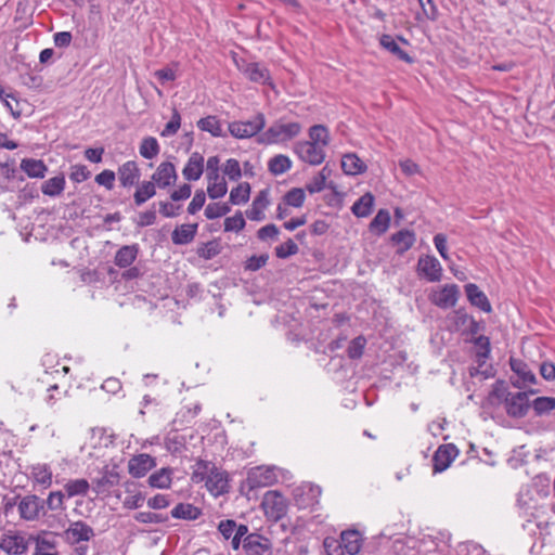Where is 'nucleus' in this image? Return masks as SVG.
I'll list each match as a JSON object with an SVG mask.
<instances>
[{
  "label": "nucleus",
  "mask_w": 555,
  "mask_h": 555,
  "mask_svg": "<svg viewBox=\"0 0 555 555\" xmlns=\"http://www.w3.org/2000/svg\"><path fill=\"white\" fill-rule=\"evenodd\" d=\"M302 126L297 121L285 122L280 119L257 137V142L263 145L286 143L298 137Z\"/></svg>",
  "instance_id": "nucleus-1"
},
{
  "label": "nucleus",
  "mask_w": 555,
  "mask_h": 555,
  "mask_svg": "<svg viewBox=\"0 0 555 555\" xmlns=\"http://www.w3.org/2000/svg\"><path fill=\"white\" fill-rule=\"evenodd\" d=\"M208 465L203 462L197 463V468L193 474V480L201 481L206 479V487L210 493L215 496L221 495L229 490V479L228 475L224 472H221L215 467H212L208 475L205 477L207 473Z\"/></svg>",
  "instance_id": "nucleus-2"
},
{
  "label": "nucleus",
  "mask_w": 555,
  "mask_h": 555,
  "mask_svg": "<svg viewBox=\"0 0 555 555\" xmlns=\"http://www.w3.org/2000/svg\"><path fill=\"white\" fill-rule=\"evenodd\" d=\"M266 127V117L257 113L250 120H235L229 122L228 129L235 139H249L259 135Z\"/></svg>",
  "instance_id": "nucleus-3"
},
{
  "label": "nucleus",
  "mask_w": 555,
  "mask_h": 555,
  "mask_svg": "<svg viewBox=\"0 0 555 555\" xmlns=\"http://www.w3.org/2000/svg\"><path fill=\"white\" fill-rule=\"evenodd\" d=\"M293 152L301 162L311 166L321 165L326 156L324 147L306 140L296 142L293 146Z\"/></svg>",
  "instance_id": "nucleus-4"
},
{
  "label": "nucleus",
  "mask_w": 555,
  "mask_h": 555,
  "mask_svg": "<svg viewBox=\"0 0 555 555\" xmlns=\"http://www.w3.org/2000/svg\"><path fill=\"white\" fill-rule=\"evenodd\" d=\"M460 297V288L456 284H446L429 294V300L433 305L441 308H453Z\"/></svg>",
  "instance_id": "nucleus-5"
},
{
  "label": "nucleus",
  "mask_w": 555,
  "mask_h": 555,
  "mask_svg": "<svg viewBox=\"0 0 555 555\" xmlns=\"http://www.w3.org/2000/svg\"><path fill=\"white\" fill-rule=\"evenodd\" d=\"M20 517L26 521H35L44 514V500L36 494L25 495L17 504Z\"/></svg>",
  "instance_id": "nucleus-6"
},
{
  "label": "nucleus",
  "mask_w": 555,
  "mask_h": 555,
  "mask_svg": "<svg viewBox=\"0 0 555 555\" xmlns=\"http://www.w3.org/2000/svg\"><path fill=\"white\" fill-rule=\"evenodd\" d=\"M278 481V475L273 467L258 466L248 472L246 483L250 490L266 488Z\"/></svg>",
  "instance_id": "nucleus-7"
},
{
  "label": "nucleus",
  "mask_w": 555,
  "mask_h": 555,
  "mask_svg": "<svg viewBox=\"0 0 555 555\" xmlns=\"http://www.w3.org/2000/svg\"><path fill=\"white\" fill-rule=\"evenodd\" d=\"M262 506L268 518L280 520L287 509L284 496L276 491H267L263 495Z\"/></svg>",
  "instance_id": "nucleus-8"
},
{
  "label": "nucleus",
  "mask_w": 555,
  "mask_h": 555,
  "mask_svg": "<svg viewBox=\"0 0 555 555\" xmlns=\"http://www.w3.org/2000/svg\"><path fill=\"white\" fill-rule=\"evenodd\" d=\"M243 548L247 555H272L270 539L257 533H250L244 538Z\"/></svg>",
  "instance_id": "nucleus-9"
},
{
  "label": "nucleus",
  "mask_w": 555,
  "mask_h": 555,
  "mask_svg": "<svg viewBox=\"0 0 555 555\" xmlns=\"http://www.w3.org/2000/svg\"><path fill=\"white\" fill-rule=\"evenodd\" d=\"M0 548L8 555H22L28 550V541L20 532L4 533L0 539Z\"/></svg>",
  "instance_id": "nucleus-10"
},
{
  "label": "nucleus",
  "mask_w": 555,
  "mask_h": 555,
  "mask_svg": "<svg viewBox=\"0 0 555 555\" xmlns=\"http://www.w3.org/2000/svg\"><path fill=\"white\" fill-rule=\"evenodd\" d=\"M511 370L517 375V379L513 380L512 384L516 388H524L527 385L537 383L534 373L530 370L529 365L516 358L509 359Z\"/></svg>",
  "instance_id": "nucleus-11"
},
{
  "label": "nucleus",
  "mask_w": 555,
  "mask_h": 555,
  "mask_svg": "<svg viewBox=\"0 0 555 555\" xmlns=\"http://www.w3.org/2000/svg\"><path fill=\"white\" fill-rule=\"evenodd\" d=\"M66 539L72 544L88 542L94 537V530L82 520L74 521L64 532Z\"/></svg>",
  "instance_id": "nucleus-12"
},
{
  "label": "nucleus",
  "mask_w": 555,
  "mask_h": 555,
  "mask_svg": "<svg viewBox=\"0 0 555 555\" xmlns=\"http://www.w3.org/2000/svg\"><path fill=\"white\" fill-rule=\"evenodd\" d=\"M178 175L176 167L170 162H163L158 165L155 172L152 175V181L159 189H166L176 183Z\"/></svg>",
  "instance_id": "nucleus-13"
},
{
  "label": "nucleus",
  "mask_w": 555,
  "mask_h": 555,
  "mask_svg": "<svg viewBox=\"0 0 555 555\" xmlns=\"http://www.w3.org/2000/svg\"><path fill=\"white\" fill-rule=\"evenodd\" d=\"M420 274L429 282H439L442 278V267L434 256L421 257L417 262Z\"/></svg>",
  "instance_id": "nucleus-14"
},
{
  "label": "nucleus",
  "mask_w": 555,
  "mask_h": 555,
  "mask_svg": "<svg viewBox=\"0 0 555 555\" xmlns=\"http://www.w3.org/2000/svg\"><path fill=\"white\" fill-rule=\"evenodd\" d=\"M155 466V459L146 453L133 456L128 463L129 474L134 478L145 476Z\"/></svg>",
  "instance_id": "nucleus-15"
},
{
  "label": "nucleus",
  "mask_w": 555,
  "mask_h": 555,
  "mask_svg": "<svg viewBox=\"0 0 555 555\" xmlns=\"http://www.w3.org/2000/svg\"><path fill=\"white\" fill-rule=\"evenodd\" d=\"M117 175L120 185L126 189L138 184L141 177L140 168L133 160H128L120 165Z\"/></svg>",
  "instance_id": "nucleus-16"
},
{
  "label": "nucleus",
  "mask_w": 555,
  "mask_h": 555,
  "mask_svg": "<svg viewBox=\"0 0 555 555\" xmlns=\"http://www.w3.org/2000/svg\"><path fill=\"white\" fill-rule=\"evenodd\" d=\"M530 408L527 392H517L506 398V412L513 417H522Z\"/></svg>",
  "instance_id": "nucleus-17"
},
{
  "label": "nucleus",
  "mask_w": 555,
  "mask_h": 555,
  "mask_svg": "<svg viewBox=\"0 0 555 555\" xmlns=\"http://www.w3.org/2000/svg\"><path fill=\"white\" fill-rule=\"evenodd\" d=\"M457 454V450L454 444H443L438 448L435 452L433 462H434V472L441 473L446 470L451 462Z\"/></svg>",
  "instance_id": "nucleus-18"
},
{
  "label": "nucleus",
  "mask_w": 555,
  "mask_h": 555,
  "mask_svg": "<svg viewBox=\"0 0 555 555\" xmlns=\"http://www.w3.org/2000/svg\"><path fill=\"white\" fill-rule=\"evenodd\" d=\"M269 190H261L254 198L250 207L245 211L246 217L253 221H262L266 219L264 210L269 206Z\"/></svg>",
  "instance_id": "nucleus-19"
},
{
  "label": "nucleus",
  "mask_w": 555,
  "mask_h": 555,
  "mask_svg": "<svg viewBox=\"0 0 555 555\" xmlns=\"http://www.w3.org/2000/svg\"><path fill=\"white\" fill-rule=\"evenodd\" d=\"M465 293H466L467 299L470 302V305L479 308L483 312H487V313L491 312L492 307H491V304H490L488 297L486 296V294L482 291H480V288L476 284H474V283L466 284Z\"/></svg>",
  "instance_id": "nucleus-20"
},
{
  "label": "nucleus",
  "mask_w": 555,
  "mask_h": 555,
  "mask_svg": "<svg viewBox=\"0 0 555 555\" xmlns=\"http://www.w3.org/2000/svg\"><path fill=\"white\" fill-rule=\"evenodd\" d=\"M340 546L349 554L356 555L361 551L363 538L358 530L348 529L340 533Z\"/></svg>",
  "instance_id": "nucleus-21"
},
{
  "label": "nucleus",
  "mask_w": 555,
  "mask_h": 555,
  "mask_svg": "<svg viewBox=\"0 0 555 555\" xmlns=\"http://www.w3.org/2000/svg\"><path fill=\"white\" fill-rule=\"evenodd\" d=\"M243 74L253 82L267 83L270 80V72L260 63H246L244 66H240Z\"/></svg>",
  "instance_id": "nucleus-22"
},
{
  "label": "nucleus",
  "mask_w": 555,
  "mask_h": 555,
  "mask_svg": "<svg viewBox=\"0 0 555 555\" xmlns=\"http://www.w3.org/2000/svg\"><path fill=\"white\" fill-rule=\"evenodd\" d=\"M203 170L204 157L198 153H193L184 166L182 175L188 181H196L202 177Z\"/></svg>",
  "instance_id": "nucleus-23"
},
{
  "label": "nucleus",
  "mask_w": 555,
  "mask_h": 555,
  "mask_svg": "<svg viewBox=\"0 0 555 555\" xmlns=\"http://www.w3.org/2000/svg\"><path fill=\"white\" fill-rule=\"evenodd\" d=\"M138 244L125 245L116 251L114 263L121 269L128 268L134 262V260L138 257Z\"/></svg>",
  "instance_id": "nucleus-24"
},
{
  "label": "nucleus",
  "mask_w": 555,
  "mask_h": 555,
  "mask_svg": "<svg viewBox=\"0 0 555 555\" xmlns=\"http://www.w3.org/2000/svg\"><path fill=\"white\" fill-rule=\"evenodd\" d=\"M197 223H186L176 228L171 233V241L176 245L191 243L197 233Z\"/></svg>",
  "instance_id": "nucleus-25"
},
{
  "label": "nucleus",
  "mask_w": 555,
  "mask_h": 555,
  "mask_svg": "<svg viewBox=\"0 0 555 555\" xmlns=\"http://www.w3.org/2000/svg\"><path fill=\"white\" fill-rule=\"evenodd\" d=\"M206 178L208 181L207 194L210 198H221L227 194L228 186L223 176L215 172L214 175H206Z\"/></svg>",
  "instance_id": "nucleus-26"
},
{
  "label": "nucleus",
  "mask_w": 555,
  "mask_h": 555,
  "mask_svg": "<svg viewBox=\"0 0 555 555\" xmlns=\"http://www.w3.org/2000/svg\"><path fill=\"white\" fill-rule=\"evenodd\" d=\"M379 43L385 50L390 52L400 61H403L408 64L413 63V59L403 49L400 48L399 43L391 35H383L379 38Z\"/></svg>",
  "instance_id": "nucleus-27"
},
{
  "label": "nucleus",
  "mask_w": 555,
  "mask_h": 555,
  "mask_svg": "<svg viewBox=\"0 0 555 555\" xmlns=\"http://www.w3.org/2000/svg\"><path fill=\"white\" fill-rule=\"evenodd\" d=\"M415 233L403 229L391 235V242L397 246V254L402 255L415 243Z\"/></svg>",
  "instance_id": "nucleus-28"
},
{
  "label": "nucleus",
  "mask_w": 555,
  "mask_h": 555,
  "mask_svg": "<svg viewBox=\"0 0 555 555\" xmlns=\"http://www.w3.org/2000/svg\"><path fill=\"white\" fill-rule=\"evenodd\" d=\"M341 168L346 175L356 176L366 170L365 163L353 153L345 154L341 158Z\"/></svg>",
  "instance_id": "nucleus-29"
},
{
  "label": "nucleus",
  "mask_w": 555,
  "mask_h": 555,
  "mask_svg": "<svg viewBox=\"0 0 555 555\" xmlns=\"http://www.w3.org/2000/svg\"><path fill=\"white\" fill-rule=\"evenodd\" d=\"M21 169L29 178H43L48 171V167L41 159L24 158L21 162Z\"/></svg>",
  "instance_id": "nucleus-30"
},
{
  "label": "nucleus",
  "mask_w": 555,
  "mask_h": 555,
  "mask_svg": "<svg viewBox=\"0 0 555 555\" xmlns=\"http://www.w3.org/2000/svg\"><path fill=\"white\" fill-rule=\"evenodd\" d=\"M65 184L66 181L64 175H59L46 180L41 184V192L47 196L57 197L63 193Z\"/></svg>",
  "instance_id": "nucleus-31"
},
{
  "label": "nucleus",
  "mask_w": 555,
  "mask_h": 555,
  "mask_svg": "<svg viewBox=\"0 0 555 555\" xmlns=\"http://www.w3.org/2000/svg\"><path fill=\"white\" fill-rule=\"evenodd\" d=\"M197 127L202 131L209 132L215 138H224L225 133L222 130L221 122L217 116L209 115L201 118L197 121Z\"/></svg>",
  "instance_id": "nucleus-32"
},
{
  "label": "nucleus",
  "mask_w": 555,
  "mask_h": 555,
  "mask_svg": "<svg viewBox=\"0 0 555 555\" xmlns=\"http://www.w3.org/2000/svg\"><path fill=\"white\" fill-rule=\"evenodd\" d=\"M374 201L375 198L372 193H365L353 203L351 207L352 214L359 218L367 217L372 212Z\"/></svg>",
  "instance_id": "nucleus-33"
},
{
  "label": "nucleus",
  "mask_w": 555,
  "mask_h": 555,
  "mask_svg": "<svg viewBox=\"0 0 555 555\" xmlns=\"http://www.w3.org/2000/svg\"><path fill=\"white\" fill-rule=\"evenodd\" d=\"M201 514V509L190 503H179L171 509V516L176 519L195 520Z\"/></svg>",
  "instance_id": "nucleus-34"
},
{
  "label": "nucleus",
  "mask_w": 555,
  "mask_h": 555,
  "mask_svg": "<svg viewBox=\"0 0 555 555\" xmlns=\"http://www.w3.org/2000/svg\"><path fill=\"white\" fill-rule=\"evenodd\" d=\"M156 195V185L151 181L140 183L133 194V201L137 206L143 205L145 202Z\"/></svg>",
  "instance_id": "nucleus-35"
},
{
  "label": "nucleus",
  "mask_w": 555,
  "mask_h": 555,
  "mask_svg": "<svg viewBox=\"0 0 555 555\" xmlns=\"http://www.w3.org/2000/svg\"><path fill=\"white\" fill-rule=\"evenodd\" d=\"M292 168V160L288 156L279 154L272 157L268 163L269 171L274 176L285 173Z\"/></svg>",
  "instance_id": "nucleus-36"
},
{
  "label": "nucleus",
  "mask_w": 555,
  "mask_h": 555,
  "mask_svg": "<svg viewBox=\"0 0 555 555\" xmlns=\"http://www.w3.org/2000/svg\"><path fill=\"white\" fill-rule=\"evenodd\" d=\"M307 141L326 149L330 144V133L327 128L323 125L312 126L309 129V140Z\"/></svg>",
  "instance_id": "nucleus-37"
},
{
  "label": "nucleus",
  "mask_w": 555,
  "mask_h": 555,
  "mask_svg": "<svg viewBox=\"0 0 555 555\" xmlns=\"http://www.w3.org/2000/svg\"><path fill=\"white\" fill-rule=\"evenodd\" d=\"M90 485L87 479H72L64 485V490L67 498H74L77 495H86L89 491Z\"/></svg>",
  "instance_id": "nucleus-38"
},
{
  "label": "nucleus",
  "mask_w": 555,
  "mask_h": 555,
  "mask_svg": "<svg viewBox=\"0 0 555 555\" xmlns=\"http://www.w3.org/2000/svg\"><path fill=\"white\" fill-rule=\"evenodd\" d=\"M149 485L152 488L167 489L171 485V470L169 468H160L149 477Z\"/></svg>",
  "instance_id": "nucleus-39"
},
{
  "label": "nucleus",
  "mask_w": 555,
  "mask_h": 555,
  "mask_svg": "<svg viewBox=\"0 0 555 555\" xmlns=\"http://www.w3.org/2000/svg\"><path fill=\"white\" fill-rule=\"evenodd\" d=\"M390 223V214L386 209H380L376 214V216L373 218V220L370 223V229L372 232H375L377 234L385 233Z\"/></svg>",
  "instance_id": "nucleus-40"
},
{
  "label": "nucleus",
  "mask_w": 555,
  "mask_h": 555,
  "mask_svg": "<svg viewBox=\"0 0 555 555\" xmlns=\"http://www.w3.org/2000/svg\"><path fill=\"white\" fill-rule=\"evenodd\" d=\"M250 195V185L248 182H242L230 192V202L233 205H241L248 202Z\"/></svg>",
  "instance_id": "nucleus-41"
},
{
  "label": "nucleus",
  "mask_w": 555,
  "mask_h": 555,
  "mask_svg": "<svg viewBox=\"0 0 555 555\" xmlns=\"http://www.w3.org/2000/svg\"><path fill=\"white\" fill-rule=\"evenodd\" d=\"M35 481L44 488L52 483V472L47 464H38L31 470Z\"/></svg>",
  "instance_id": "nucleus-42"
},
{
  "label": "nucleus",
  "mask_w": 555,
  "mask_h": 555,
  "mask_svg": "<svg viewBox=\"0 0 555 555\" xmlns=\"http://www.w3.org/2000/svg\"><path fill=\"white\" fill-rule=\"evenodd\" d=\"M159 144L154 137H146L142 140L139 152L146 159H152L159 154Z\"/></svg>",
  "instance_id": "nucleus-43"
},
{
  "label": "nucleus",
  "mask_w": 555,
  "mask_h": 555,
  "mask_svg": "<svg viewBox=\"0 0 555 555\" xmlns=\"http://www.w3.org/2000/svg\"><path fill=\"white\" fill-rule=\"evenodd\" d=\"M306 199L305 190L300 188H293L283 197L286 205L299 208L304 205Z\"/></svg>",
  "instance_id": "nucleus-44"
},
{
  "label": "nucleus",
  "mask_w": 555,
  "mask_h": 555,
  "mask_svg": "<svg viewBox=\"0 0 555 555\" xmlns=\"http://www.w3.org/2000/svg\"><path fill=\"white\" fill-rule=\"evenodd\" d=\"M475 345L478 347L476 353L478 365L482 366L490 354V340L487 336L481 335L475 339Z\"/></svg>",
  "instance_id": "nucleus-45"
},
{
  "label": "nucleus",
  "mask_w": 555,
  "mask_h": 555,
  "mask_svg": "<svg viewBox=\"0 0 555 555\" xmlns=\"http://www.w3.org/2000/svg\"><path fill=\"white\" fill-rule=\"evenodd\" d=\"M231 208L227 203H211L205 208V217L209 220H214L225 216L230 212Z\"/></svg>",
  "instance_id": "nucleus-46"
},
{
  "label": "nucleus",
  "mask_w": 555,
  "mask_h": 555,
  "mask_svg": "<svg viewBox=\"0 0 555 555\" xmlns=\"http://www.w3.org/2000/svg\"><path fill=\"white\" fill-rule=\"evenodd\" d=\"M246 225V221L243 217L242 211H236L232 217H228L224 220L225 232H240Z\"/></svg>",
  "instance_id": "nucleus-47"
},
{
  "label": "nucleus",
  "mask_w": 555,
  "mask_h": 555,
  "mask_svg": "<svg viewBox=\"0 0 555 555\" xmlns=\"http://www.w3.org/2000/svg\"><path fill=\"white\" fill-rule=\"evenodd\" d=\"M532 408L537 415H542L555 409V398L539 397L533 400Z\"/></svg>",
  "instance_id": "nucleus-48"
},
{
  "label": "nucleus",
  "mask_w": 555,
  "mask_h": 555,
  "mask_svg": "<svg viewBox=\"0 0 555 555\" xmlns=\"http://www.w3.org/2000/svg\"><path fill=\"white\" fill-rule=\"evenodd\" d=\"M366 346V339L364 336H358L353 338L348 348L347 353L350 359H360L363 354L364 348Z\"/></svg>",
  "instance_id": "nucleus-49"
},
{
  "label": "nucleus",
  "mask_w": 555,
  "mask_h": 555,
  "mask_svg": "<svg viewBox=\"0 0 555 555\" xmlns=\"http://www.w3.org/2000/svg\"><path fill=\"white\" fill-rule=\"evenodd\" d=\"M220 253V245L217 241H209L197 248L198 257L210 260Z\"/></svg>",
  "instance_id": "nucleus-50"
},
{
  "label": "nucleus",
  "mask_w": 555,
  "mask_h": 555,
  "mask_svg": "<svg viewBox=\"0 0 555 555\" xmlns=\"http://www.w3.org/2000/svg\"><path fill=\"white\" fill-rule=\"evenodd\" d=\"M298 250L297 244L292 238H288L286 242L275 247V256L280 259H286L296 255Z\"/></svg>",
  "instance_id": "nucleus-51"
},
{
  "label": "nucleus",
  "mask_w": 555,
  "mask_h": 555,
  "mask_svg": "<svg viewBox=\"0 0 555 555\" xmlns=\"http://www.w3.org/2000/svg\"><path fill=\"white\" fill-rule=\"evenodd\" d=\"M181 126V116L177 108H173L171 119L166 124L165 128L162 130V137H171L175 135Z\"/></svg>",
  "instance_id": "nucleus-52"
},
{
  "label": "nucleus",
  "mask_w": 555,
  "mask_h": 555,
  "mask_svg": "<svg viewBox=\"0 0 555 555\" xmlns=\"http://www.w3.org/2000/svg\"><path fill=\"white\" fill-rule=\"evenodd\" d=\"M279 234H280L279 228L273 223H269V224L261 227L257 231V238L261 242L275 241V240H278Z\"/></svg>",
  "instance_id": "nucleus-53"
},
{
  "label": "nucleus",
  "mask_w": 555,
  "mask_h": 555,
  "mask_svg": "<svg viewBox=\"0 0 555 555\" xmlns=\"http://www.w3.org/2000/svg\"><path fill=\"white\" fill-rule=\"evenodd\" d=\"M134 519L141 524H162L168 520L167 516L153 512L137 513Z\"/></svg>",
  "instance_id": "nucleus-54"
},
{
  "label": "nucleus",
  "mask_w": 555,
  "mask_h": 555,
  "mask_svg": "<svg viewBox=\"0 0 555 555\" xmlns=\"http://www.w3.org/2000/svg\"><path fill=\"white\" fill-rule=\"evenodd\" d=\"M223 173L232 181H236L242 177L241 166L237 159L230 158L225 162Z\"/></svg>",
  "instance_id": "nucleus-55"
},
{
  "label": "nucleus",
  "mask_w": 555,
  "mask_h": 555,
  "mask_svg": "<svg viewBox=\"0 0 555 555\" xmlns=\"http://www.w3.org/2000/svg\"><path fill=\"white\" fill-rule=\"evenodd\" d=\"M115 179H116V173L109 169H104L103 171L98 173L94 178L95 182L99 185L104 186L108 191L114 189Z\"/></svg>",
  "instance_id": "nucleus-56"
},
{
  "label": "nucleus",
  "mask_w": 555,
  "mask_h": 555,
  "mask_svg": "<svg viewBox=\"0 0 555 555\" xmlns=\"http://www.w3.org/2000/svg\"><path fill=\"white\" fill-rule=\"evenodd\" d=\"M91 172L85 165H73L70 167L69 179L75 183H81L90 178Z\"/></svg>",
  "instance_id": "nucleus-57"
},
{
  "label": "nucleus",
  "mask_w": 555,
  "mask_h": 555,
  "mask_svg": "<svg viewBox=\"0 0 555 555\" xmlns=\"http://www.w3.org/2000/svg\"><path fill=\"white\" fill-rule=\"evenodd\" d=\"M44 504H47L50 511H64V494L61 491L50 492Z\"/></svg>",
  "instance_id": "nucleus-58"
},
{
  "label": "nucleus",
  "mask_w": 555,
  "mask_h": 555,
  "mask_svg": "<svg viewBox=\"0 0 555 555\" xmlns=\"http://www.w3.org/2000/svg\"><path fill=\"white\" fill-rule=\"evenodd\" d=\"M118 475L115 473H107L96 482L99 492L109 491L115 485L118 483Z\"/></svg>",
  "instance_id": "nucleus-59"
},
{
  "label": "nucleus",
  "mask_w": 555,
  "mask_h": 555,
  "mask_svg": "<svg viewBox=\"0 0 555 555\" xmlns=\"http://www.w3.org/2000/svg\"><path fill=\"white\" fill-rule=\"evenodd\" d=\"M206 202V194L203 190H197L188 206V212L191 215H195L199 211Z\"/></svg>",
  "instance_id": "nucleus-60"
},
{
  "label": "nucleus",
  "mask_w": 555,
  "mask_h": 555,
  "mask_svg": "<svg viewBox=\"0 0 555 555\" xmlns=\"http://www.w3.org/2000/svg\"><path fill=\"white\" fill-rule=\"evenodd\" d=\"M268 259L269 255L267 254H262L259 256L254 255L246 260L245 269L249 271H257L266 266Z\"/></svg>",
  "instance_id": "nucleus-61"
},
{
  "label": "nucleus",
  "mask_w": 555,
  "mask_h": 555,
  "mask_svg": "<svg viewBox=\"0 0 555 555\" xmlns=\"http://www.w3.org/2000/svg\"><path fill=\"white\" fill-rule=\"evenodd\" d=\"M302 491L308 495V505H314L319 503L322 490L319 486L312 483H306L301 487Z\"/></svg>",
  "instance_id": "nucleus-62"
},
{
  "label": "nucleus",
  "mask_w": 555,
  "mask_h": 555,
  "mask_svg": "<svg viewBox=\"0 0 555 555\" xmlns=\"http://www.w3.org/2000/svg\"><path fill=\"white\" fill-rule=\"evenodd\" d=\"M180 205H173L169 202H159V214L165 218H173L180 215Z\"/></svg>",
  "instance_id": "nucleus-63"
},
{
  "label": "nucleus",
  "mask_w": 555,
  "mask_h": 555,
  "mask_svg": "<svg viewBox=\"0 0 555 555\" xmlns=\"http://www.w3.org/2000/svg\"><path fill=\"white\" fill-rule=\"evenodd\" d=\"M324 177L315 175L307 184L306 190L310 194L319 193L325 189Z\"/></svg>",
  "instance_id": "nucleus-64"
}]
</instances>
